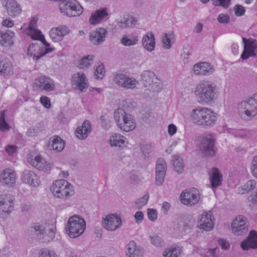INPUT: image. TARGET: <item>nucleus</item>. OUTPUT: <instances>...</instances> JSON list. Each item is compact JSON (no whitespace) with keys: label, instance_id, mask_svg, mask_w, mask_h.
I'll list each match as a JSON object with an SVG mask.
<instances>
[{"label":"nucleus","instance_id":"obj_36","mask_svg":"<svg viewBox=\"0 0 257 257\" xmlns=\"http://www.w3.org/2000/svg\"><path fill=\"white\" fill-rule=\"evenodd\" d=\"M125 142V138L120 135L114 134L110 138V145L113 147H122Z\"/></svg>","mask_w":257,"mask_h":257},{"label":"nucleus","instance_id":"obj_61","mask_svg":"<svg viewBox=\"0 0 257 257\" xmlns=\"http://www.w3.org/2000/svg\"><path fill=\"white\" fill-rule=\"evenodd\" d=\"M190 228V226L188 224H186L184 223L183 221V219L180 218L178 219V227L177 228L178 230H184L185 228Z\"/></svg>","mask_w":257,"mask_h":257},{"label":"nucleus","instance_id":"obj_37","mask_svg":"<svg viewBox=\"0 0 257 257\" xmlns=\"http://www.w3.org/2000/svg\"><path fill=\"white\" fill-rule=\"evenodd\" d=\"M181 252V249L179 247H169L163 252V257H178Z\"/></svg>","mask_w":257,"mask_h":257},{"label":"nucleus","instance_id":"obj_52","mask_svg":"<svg viewBox=\"0 0 257 257\" xmlns=\"http://www.w3.org/2000/svg\"><path fill=\"white\" fill-rule=\"evenodd\" d=\"M57 255L53 251H50L46 248H43L40 250L39 257H57Z\"/></svg>","mask_w":257,"mask_h":257},{"label":"nucleus","instance_id":"obj_5","mask_svg":"<svg viewBox=\"0 0 257 257\" xmlns=\"http://www.w3.org/2000/svg\"><path fill=\"white\" fill-rule=\"evenodd\" d=\"M113 116L118 126L121 130L128 132L135 128V121L132 116L123 109L118 108L115 110Z\"/></svg>","mask_w":257,"mask_h":257},{"label":"nucleus","instance_id":"obj_17","mask_svg":"<svg viewBox=\"0 0 257 257\" xmlns=\"http://www.w3.org/2000/svg\"><path fill=\"white\" fill-rule=\"evenodd\" d=\"M35 85L41 91H52L55 88L54 81L45 76H40L36 79Z\"/></svg>","mask_w":257,"mask_h":257},{"label":"nucleus","instance_id":"obj_31","mask_svg":"<svg viewBox=\"0 0 257 257\" xmlns=\"http://www.w3.org/2000/svg\"><path fill=\"white\" fill-rule=\"evenodd\" d=\"M143 47L149 52H152L155 47V36L152 32H148L142 39Z\"/></svg>","mask_w":257,"mask_h":257},{"label":"nucleus","instance_id":"obj_10","mask_svg":"<svg viewBox=\"0 0 257 257\" xmlns=\"http://www.w3.org/2000/svg\"><path fill=\"white\" fill-rule=\"evenodd\" d=\"M181 202L187 206L191 207L198 203L200 199V194L195 188L186 189L180 195Z\"/></svg>","mask_w":257,"mask_h":257},{"label":"nucleus","instance_id":"obj_16","mask_svg":"<svg viewBox=\"0 0 257 257\" xmlns=\"http://www.w3.org/2000/svg\"><path fill=\"white\" fill-rule=\"evenodd\" d=\"M102 224L106 229L114 231L121 226V219L120 216L117 215H108L103 220Z\"/></svg>","mask_w":257,"mask_h":257},{"label":"nucleus","instance_id":"obj_6","mask_svg":"<svg viewBox=\"0 0 257 257\" xmlns=\"http://www.w3.org/2000/svg\"><path fill=\"white\" fill-rule=\"evenodd\" d=\"M85 227L84 220L75 215L69 218L66 226V231L70 237L75 238L83 233Z\"/></svg>","mask_w":257,"mask_h":257},{"label":"nucleus","instance_id":"obj_1","mask_svg":"<svg viewBox=\"0 0 257 257\" xmlns=\"http://www.w3.org/2000/svg\"><path fill=\"white\" fill-rule=\"evenodd\" d=\"M194 94L199 103L210 104L217 98L216 84L209 81H202L196 85Z\"/></svg>","mask_w":257,"mask_h":257},{"label":"nucleus","instance_id":"obj_41","mask_svg":"<svg viewBox=\"0 0 257 257\" xmlns=\"http://www.w3.org/2000/svg\"><path fill=\"white\" fill-rule=\"evenodd\" d=\"M173 164L175 170L179 174L181 173L184 170L183 162L181 158L179 157H173Z\"/></svg>","mask_w":257,"mask_h":257},{"label":"nucleus","instance_id":"obj_46","mask_svg":"<svg viewBox=\"0 0 257 257\" xmlns=\"http://www.w3.org/2000/svg\"><path fill=\"white\" fill-rule=\"evenodd\" d=\"M230 133L232 134L235 137L241 138H245L250 136L249 131L245 130H232L230 131Z\"/></svg>","mask_w":257,"mask_h":257},{"label":"nucleus","instance_id":"obj_27","mask_svg":"<svg viewBox=\"0 0 257 257\" xmlns=\"http://www.w3.org/2000/svg\"><path fill=\"white\" fill-rule=\"evenodd\" d=\"M34 40H38L40 41L43 45L45 46V48H44L39 53V55H34L33 56V59L34 60H38L40 57L45 55L47 53L52 52L53 51L54 48H47L50 46V44L46 42V40L45 39L44 36L41 33H40L39 34L37 35L36 36L32 38Z\"/></svg>","mask_w":257,"mask_h":257},{"label":"nucleus","instance_id":"obj_38","mask_svg":"<svg viewBox=\"0 0 257 257\" xmlns=\"http://www.w3.org/2000/svg\"><path fill=\"white\" fill-rule=\"evenodd\" d=\"M37 20L33 18L30 22L29 25V35L32 38H33L37 35L39 34L41 32L38 29L36 28Z\"/></svg>","mask_w":257,"mask_h":257},{"label":"nucleus","instance_id":"obj_24","mask_svg":"<svg viewBox=\"0 0 257 257\" xmlns=\"http://www.w3.org/2000/svg\"><path fill=\"white\" fill-rule=\"evenodd\" d=\"M16 173L10 169L4 170L0 176L1 183L8 187H12L16 183Z\"/></svg>","mask_w":257,"mask_h":257},{"label":"nucleus","instance_id":"obj_53","mask_svg":"<svg viewBox=\"0 0 257 257\" xmlns=\"http://www.w3.org/2000/svg\"><path fill=\"white\" fill-rule=\"evenodd\" d=\"M104 66L100 65L95 69L94 75L96 79H102L104 74Z\"/></svg>","mask_w":257,"mask_h":257},{"label":"nucleus","instance_id":"obj_4","mask_svg":"<svg viewBox=\"0 0 257 257\" xmlns=\"http://www.w3.org/2000/svg\"><path fill=\"white\" fill-rule=\"evenodd\" d=\"M239 115L243 118H251L257 114V93L242 101L238 106Z\"/></svg>","mask_w":257,"mask_h":257},{"label":"nucleus","instance_id":"obj_47","mask_svg":"<svg viewBox=\"0 0 257 257\" xmlns=\"http://www.w3.org/2000/svg\"><path fill=\"white\" fill-rule=\"evenodd\" d=\"M152 245L156 247H161L164 245L163 239L158 235H154L150 237Z\"/></svg>","mask_w":257,"mask_h":257},{"label":"nucleus","instance_id":"obj_64","mask_svg":"<svg viewBox=\"0 0 257 257\" xmlns=\"http://www.w3.org/2000/svg\"><path fill=\"white\" fill-rule=\"evenodd\" d=\"M168 133L172 136L174 135L177 131V127L174 124H171L168 126Z\"/></svg>","mask_w":257,"mask_h":257},{"label":"nucleus","instance_id":"obj_56","mask_svg":"<svg viewBox=\"0 0 257 257\" xmlns=\"http://www.w3.org/2000/svg\"><path fill=\"white\" fill-rule=\"evenodd\" d=\"M217 21L221 24H228L230 21L229 17L227 14H220L217 17Z\"/></svg>","mask_w":257,"mask_h":257},{"label":"nucleus","instance_id":"obj_58","mask_svg":"<svg viewBox=\"0 0 257 257\" xmlns=\"http://www.w3.org/2000/svg\"><path fill=\"white\" fill-rule=\"evenodd\" d=\"M251 172L252 175L257 178V156H254L251 161Z\"/></svg>","mask_w":257,"mask_h":257},{"label":"nucleus","instance_id":"obj_19","mask_svg":"<svg viewBox=\"0 0 257 257\" xmlns=\"http://www.w3.org/2000/svg\"><path fill=\"white\" fill-rule=\"evenodd\" d=\"M21 179L24 183L32 187H37L40 184L39 177L33 171L29 170H26L23 172Z\"/></svg>","mask_w":257,"mask_h":257},{"label":"nucleus","instance_id":"obj_9","mask_svg":"<svg viewBox=\"0 0 257 257\" xmlns=\"http://www.w3.org/2000/svg\"><path fill=\"white\" fill-rule=\"evenodd\" d=\"M113 81L117 86L125 89H134L139 84L135 78L123 73L116 74L113 77Z\"/></svg>","mask_w":257,"mask_h":257},{"label":"nucleus","instance_id":"obj_34","mask_svg":"<svg viewBox=\"0 0 257 257\" xmlns=\"http://www.w3.org/2000/svg\"><path fill=\"white\" fill-rule=\"evenodd\" d=\"M49 146L57 152H61L64 148L65 142L59 137L54 136L49 139Z\"/></svg>","mask_w":257,"mask_h":257},{"label":"nucleus","instance_id":"obj_15","mask_svg":"<svg viewBox=\"0 0 257 257\" xmlns=\"http://www.w3.org/2000/svg\"><path fill=\"white\" fill-rule=\"evenodd\" d=\"M71 84L75 90L84 92L87 88V79L84 73L78 72L74 74L71 78Z\"/></svg>","mask_w":257,"mask_h":257},{"label":"nucleus","instance_id":"obj_35","mask_svg":"<svg viewBox=\"0 0 257 257\" xmlns=\"http://www.w3.org/2000/svg\"><path fill=\"white\" fill-rule=\"evenodd\" d=\"M211 187L216 188L221 184L222 176L218 169L214 168L212 170L211 175L210 176Z\"/></svg>","mask_w":257,"mask_h":257},{"label":"nucleus","instance_id":"obj_12","mask_svg":"<svg viewBox=\"0 0 257 257\" xmlns=\"http://www.w3.org/2000/svg\"><path fill=\"white\" fill-rule=\"evenodd\" d=\"M13 198L8 193L0 192V215H8L13 210Z\"/></svg>","mask_w":257,"mask_h":257},{"label":"nucleus","instance_id":"obj_8","mask_svg":"<svg viewBox=\"0 0 257 257\" xmlns=\"http://www.w3.org/2000/svg\"><path fill=\"white\" fill-rule=\"evenodd\" d=\"M199 141V149L205 156L213 157L215 155V139L212 134L200 137Z\"/></svg>","mask_w":257,"mask_h":257},{"label":"nucleus","instance_id":"obj_40","mask_svg":"<svg viewBox=\"0 0 257 257\" xmlns=\"http://www.w3.org/2000/svg\"><path fill=\"white\" fill-rule=\"evenodd\" d=\"M192 52V48L191 46L188 45H186L184 46L183 52L181 54V58L184 64L189 62Z\"/></svg>","mask_w":257,"mask_h":257},{"label":"nucleus","instance_id":"obj_22","mask_svg":"<svg viewBox=\"0 0 257 257\" xmlns=\"http://www.w3.org/2000/svg\"><path fill=\"white\" fill-rule=\"evenodd\" d=\"M106 34L107 31L105 29L97 28L90 33L89 40L94 45H98L105 41Z\"/></svg>","mask_w":257,"mask_h":257},{"label":"nucleus","instance_id":"obj_11","mask_svg":"<svg viewBox=\"0 0 257 257\" xmlns=\"http://www.w3.org/2000/svg\"><path fill=\"white\" fill-rule=\"evenodd\" d=\"M141 81L143 85L149 89H152L154 91L159 89L160 80L155 73L150 70H145L142 72Z\"/></svg>","mask_w":257,"mask_h":257},{"label":"nucleus","instance_id":"obj_29","mask_svg":"<svg viewBox=\"0 0 257 257\" xmlns=\"http://www.w3.org/2000/svg\"><path fill=\"white\" fill-rule=\"evenodd\" d=\"M90 122L88 120L84 121L81 126L77 128L75 135L77 138L80 140L86 139L91 132Z\"/></svg>","mask_w":257,"mask_h":257},{"label":"nucleus","instance_id":"obj_49","mask_svg":"<svg viewBox=\"0 0 257 257\" xmlns=\"http://www.w3.org/2000/svg\"><path fill=\"white\" fill-rule=\"evenodd\" d=\"M256 185V182L253 180H250L248 181L244 185L242 186L241 189L245 192H241L239 190V193L241 194H244L245 192H248L252 190L255 188Z\"/></svg>","mask_w":257,"mask_h":257},{"label":"nucleus","instance_id":"obj_25","mask_svg":"<svg viewBox=\"0 0 257 257\" xmlns=\"http://www.w3.org/2000/svg\"><path fill=\"white\" fill-rule=\"evenodd\" d=\"M28 161L30 164L39 170L46 172L51 169L50 164L48 163L41 156H35L33 159H29Z\"/></svg>","mask_w":257,"mask_h":257},{"label":"nucleus","instance_id":"obj_51","mask_svg":"<svg viewBox=\"0 0 257 257\" xmlns=\"http://www.w3.org/2000/svg\"><path fill=\"white\" fill-rule=\"evenodd\" d=\"M42 131L41 125H38L29 128L27 131V135L29 137H33L37 135Z\"/></svg>","mask_w":257,"mask_h":257},{"label":"nucleus","instance_id":"obj_48","mask_svg":"<svg viewBox=\"0 0 257 257\" xmlns=\"http://www.w3.org/2000/svg\"><path fill=\"white\" fill-rule=\"evenodd\" d=\"M149 198V194L147 193L144 196L136 200L135 204L138 209H141L148 202Z\"/></svg>","mask_w":257,"mask_h":257},{"label":"nucleus","instance_id":"obj_55","mask_svg":"<svg viewBox=\"0 0 257 257\" xmlns=\"http://www.w3.org/2000/svg\"><path fill=\"white\" fill-rule=\"evenodd\" d=\"M166 173H156V185L157 186L161 185L164 181Z\"/></svg>","mask_w":257,"mask_h":257},{"label":"nucleus","instance_id":"obj_20","mask_svg":"<svg viewBox=\"0 0 257 257\" xmlns=\"http://www.w3.org/2000/svg\"><path fill=\"white\" fill-rule=\"evenodd\" d=\"M3 5L7 10L9 15L12 17H16L21 13V6L15 0H4Z\"/></svg>","mask_w":257,"mask_h":257},{"label":"nucleus","instance_id":"obj_3","mask_svg":"<svg viewBox=\"0 0 257 257\" xmlns=\"http://www.w3.org/2000/svg\"><path fill=\"white\" fill-rule=\"evenodd\" d=\"M51 190L56 197L64 200H68L74 193L73 186L64 179L54 182L51 187Z\"/></svg>","mask_w":257,"mask_h":257},{"label":"nucleus","instance_id":"obj_39","mask_svg":"<svg viewBox=\"0 0 257 257\" xmlns=\"http://www.w3.org/2000/svg\"><path fill=\"white\" fill-rule=\"evenodd\" d=\"M93 59L94 56L91 55L84 57L79 61L78 67L80 69L89 67L92 64Z\"/></svg>","mask_w":257,"mask_h":257},{"label":"nucleus","instance_id":"obj_18","mask_svg":"<svg viewBox=\"0 0 257 257\" xmlns=\"http://www.w3.org/2000/svg\"><path fill=\"white\" fill-rule=\"evenodd\" d=\"M198 227L206 231H209L214 228V222L211 212L204 213L198 222Z\"/></svg>","mask_w":257,"mask_h":257},{"label":"nucleus","instance_id":"obj_28","mask_svg":"<svg viewBox=\"0 0 257 257\" xmlns=\"http://www.w3.org/2000/svg\"><path fill=\"white\" fill-rule=\"evenodd\" d=\"M108 16L106 8H101L91 14L89 21L92 25L99 24L103 19Z\"/></svg>","mask_w":257,"mask_h":257},{"label":"nucleus","instance_id":"obj_62","mask_svg":"<svg viewBox=\"0 0 257 257\" xmlns=\"http://www.w3.org/2000/svg\"><path fill=\"white\" fill-rule=\"evenodd\" d=\"M135 218L137 223H141L144 219L143 213L142 211H137L135 214Z\"/></svg>","mask_w":257,"mask_h":257},{"label":"nucleus","instance_id":"obj_44","mask_svg":"<svg viewBox=\"0 0 257 257\" xmlns=\"http://www.w3.org/2000/svg\"><path fill=\"white\" fill-rule=\"evenodd\" d=\"M5 110L0 112V131L6 132L10 130V126L5 119Z\"/></svg>","mask_w":257,"mask_h":257},{"label":"nucleus","instance_id":"obj_60","mask_svg":"<svg viewBox=\"0 0 257 257\" xmlns=\"http://www.w3.org/2000/svg\"><path fill=\"white\" fill-rule=\"evenodd\" d=\"M142 152L145 156L147 157L151 152L152 148L151 146L149 145H142L141 147Z\"/></svg>","mask_w":257,"mask_h":257},{"label":"nucleus","instance_id":"obj_2","mask_svg":"<svg viewBox=\"0 0 257 257\" xmlns=\"http://www.w3.org/2000/svg\"><path fill=\"white\" fill-rule=\"evenodd\" d=\"M190 116L193 123L205 127L212 126L216 119L213 111L206 107L193 109Z\"/></svg>","mask_w":257,"mask_h":257},{"label":"nucleus","instance_id":"obj_63","mask_svg":"<svg viewBox=\"0 0 257 257\" xmlns=\"http://www.w3.org/2000/svg\"><path fill=\"white\" fill-rule=\"evenodd\" d=\"M17 147L15 145H8L6 148V151L10 155H13L16 152Z\"/></svg>","mask_w":257,"mask_h":257},{"label":"nucleus","instance_id":"obj_32","mask_svg":"<svg viewBox=\"0 0 257 257\" xmlns=\"http://www.w3.org/2000/svg\"><path fill=\"white\" fill-rule=\"evenodd\" d=\"M12 67V64L8 58L0 56V73L10 75L13 72Z\"/></svg>","mask_w":257,"mask_h":257},{"label":"nucleus","instance_id":"obj_42","mask_svg":"<svg viewBox=\"0 0 257 257\" xmlns=\"http://www.w3.org/2000/svg\"><path fill=\"white\" fill-rule=\"evenodd\" d=\"M167 164L162 158H159L157 160L156 165V173H166Z\"/></svg>","mask_w":257,"mask_h":257},{"label":"nucleus","instance_id":"obj_45","mask_svg":"<svg viewBox=\"0 0 257 257\" xmlns=\"http://www.w3.org/2000/svg\"><path fill=\"white\" fill-rule=\"evenodd\" d=\"M59 29L58 28L52 29L49 33L50 36L52 40L54 42H59L61 41L63 38V36L60 34Z\"/></svg>","mask_w":257,"mask_h":257},{"label":"nucleus","instance_id":"obj_59","mask_svg":"<svg viewBox=\"0 0 257 257\" xmlns=\"http://www.w3.org/2000/svg\"><path fill=\"white\" fill-rule=\"evenodd\" d=\"M40 102L46 108L49 109L51 107L50 99L48 97L46 96H41L40 98Z\"/></svg>","mask_w":257,"mask_h":257},{"label":"nucleus","instance_id":"obj_33","mask_svg":"<svg viewBox=\"0 0 257 257\" xmlns=\"http://www.w3.org/2000/svg\"><path fill=\"white\" fill-rule=\"evenodd\" d=\"M14 33L7 30L1 32L0 45L4 47H9L13 45Z\"/></svg>","mask_w":257,"mask_h":257},{"label":"nucleus","instance_id":"obj_13","mask_svg":"<svg viewBox=\"0 0 257 257\" xmlns=\"http://www.w3.org/2000/svg\"><path fill=\"white\" fill-rule=\"evenodd\" d=\"M244 44V50L241 55L242 60H246L249 57H256L255 50L257 49V40L253 39H247L242 38Z\"/></svg>","mask_w":257,"mask_h":257},{"label":"nucleus","instance_id":"obj_23","mask_svg":"<svg viewBox=\"0 0 257 257\" xmlns=\"http://www.w3.org/2000/svg\"><path fill=\"white\" fill-rule=\"evenodd\" d=\"M240 246L244 250L257 248V231L251 230L248 237L241 242Z\"/></svg>","mask_w":257,"mask_h":257},{"label":"nucleus","instance_id":"obj_14","mask_svg":"<svg viewBox=\"0 0 257 257\" xmlns=\"http://www.w3.org/2000/svg\"><path fill=\"white\" fill-rule=\"evenodd\" d=\"M232 232L237 235H241L248 231V225L246 218L242 216L239 215L233 220L231 223Z\"/></svg>","mask_w":257,"mask_h":257},{"label":"nucleus","instance_id":"obj_50","mask_svg":"<svg viewBox=\"0 0 257 257\" xmlns=\"http://www.w3.org/2000/svg\"><path fill=\"white\" fill-rule=\"evenodd\" d=\"M171 38V35L170 34H168L167 33H165L163 36L162 42L163 48L164 49L168 50L171 48L172 46Z\"/></svg>","mask_w":257,"mask_h":257},{"label":"nucleus","instance_id":"obj_43","mask_svg":"<svg viewBox=\"0 0 257 257\" xmlns=\"http://www.w3.org/2000/svg\"><path fill=\"white\" fill-rule=\"evenodd\" d=\"M120 41L123 45L131 46L136 44L138 42V39L137 36H133L131 38H129L124 36L122 38Z\"/></svg>","mask_w":257,"mask_h":257},{"label":"nucleus","instance_id":"obj_7","mask_svg":"<svg viewBox=\"0 0 257 257\" xmlns=\"http://www.w3.org/2000/svg\"><path fill=\"white\" fill-rule=\"evenodd\" d=\"M31 229L36 232L39 239L43 242H48L52 240L55 234V228L53 225H43L39 223H34Z\"/></svg>","mask_w":257,"mask_h":257},{"label":"nucleus","instance_id":"obj_54","mask_svg":"<svg viewBox=\"0 0 257 257\" xmlns=\"http://www.w3.org/2000/svg\"><path fill=\"white\" fill-rule=\"evenodd\" d=\"M234 11L236 16L240 17L244 14L245 10L242 6L236 5L234 7Z\"/></svg>","mask_w":257,"mask_h":257},{"label":"nucleus","instance_id":"obj_57","mask_svg":"<svg viewBox=\"0 0 257 257\" xmlns=\"http://www.w3.org/2000/svg\"><path fill=\"white\" fill-rule=\"evenodd\" d=\"M148 216L149 220L152 221H155L157 219L158 213L156 210L152 208L148 209Z\"/></svg>","mask_w":257,"mask_h":257},{"label":"nucleus","instance_id":"obj_26","mask_svg":"<svg viewBox=\"0 0 257 257\" xmlns=\"http://www.w3.org/2000/svg\"><path fill=\"white\" fill-rule=\"evenodd\" d=\"M213 68L207 62H199L194 65L193 71L196 75H206L213 73Z\"/></svg>","mask_w":257,"mask_h":257},{"label":"nucleus","instance_id":"obj_21","mask_svg":"<svg viewBox=\"0 0 257 257\" xmlns=\"http://www.w3.org/2000/svg\"><path fill=\"white\" fill-rule=\"evenodd\" d=\"M144 249L142 247L137 245L134 240H131L125 246L126 257H143Z\"/></svg>","mask_w":257,"mask_h":257},{"label":"nucleus","instance_id":"obj_30","mask_svg":"<svg viewBox=\"0 0 257 257\" xmlns=\"http://www.w3.org/2000/svg\"><path fill=\"white\" fill-rule=\"evenodd\" d=\"M137 24L135 17L128 15H125L122 18L117 21V25L121 29L134 27Z\"/></svg>","mask_w":257,"mask_h":257}]
</instances>
